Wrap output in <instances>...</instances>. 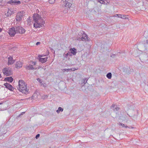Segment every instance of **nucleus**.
Wrapping results in <instances>:
<instances>
[{"label": "nucleus", "mask_w": 148, "mask_h": 148, "mask_svg": "<svg viewBox=\"0 0 148 148\" xmlns=\"http://www.w3.org/2000/svg\"><path fill=\"white\" fill-rule=\"evenodd\" d=\"M36 64V62L32 61H30L29 62V65H27L25 66V68L27 69L31 70L34 69L33 67V66H34Z\"/></svg>", "instance_id": "obj_6"}, {"label": "nucleus", "mask_w": 148, "mask_h": 148, "mask_svg": "<svg viewBox=\"0 0 148 148\" xmlns=\"http://www.w3.org/2000/svg\"><path fill=\"white\" fill-rule=\"evenodd\" d=\"M88 80V79L87 78H85L84 80L83 83L84 84H85L87 82V81Z\"/></svg>", "instance_id": "obj_26"}, {"label": "nucleus", "mask_w": 148, "mask_h": 148, "mask_svg": "<svg viewBox=\"0 0 148 148\" xmlns=\"http://www.w3.org/2000/svg\"><path fill=\"white\" fill-rule=\"evenodd\" d=\"M64 109L61 107H59L58 108V110H56V112L58 114H59L60 112H62L63 111Z\"/></svg>", "instance_id": "obj_20"}, {"label": "nucleus", "mask_w": 148, "mask_h": 148, "mask_svg": "<svg viewBox=\"0 0 148 148\" xmlns=\"http://www.w3.org/2000/svg\"><path fill=\"white\" fill-rule=\"evenodd\" d=\"M24 15L23 12H20L17 13L16 16V19L18 21H20L22 20V18Z\"/></svg>", "instance_id": "obj_8"}, {"label": "nucleus", "mask_w": 148, "mask_h": 148, "mask_svg": "<svg viewBox=\"0 0 148 148\" xmlns=\"http://www.w3.org/2000/svg\"><path fill=\"white\" fill-rule=\"evenodd\" d=\"M143 6L144 5V2H143Z\"/></svg>", "instance_id": "obj_41"}, {"label": "nucleus", "mask_w": 148, "mask_h": 148, "mask_svg": "<svg viewBox=\"0 0 148 148\" xmlns=\"http://www.w3.org/2000/svg\"><path fill=\"white\" fill-rule=\"evenodd\" d=\"M107 77L109 79H110L112 77V74L111 73H108L106 75Z\"/></svg>", "instance_id": "obj_21"}, {"label": "nucleus", "mask_w": 148, "mask_h": 148, "mask_svg": "<svg viewBox=\"0 0 148 148\" xmlns=\"http://www.w3.org/2000/svg\"><path fill=\"white\" fill-rule=\"evenodd\" d=\"M40 134H37L36 136V139H38V138L40 137Z\"/></svg>", "instance_id": "obj_29"}, {"label": "nucleus", "mask_w": 148, "mask_h": 148, "mask_svg": "<svg viewBox=\"0 0 148 148\" xmlns=\"http://www.w3.org/2000/svg\"><path fill=\"white\" fill-rule=\"evenodd\" d=\"M1 104V103H0V104Z\"/></svg>", "instance_id": "obj_49"}, {"label": "nucleus", "mask_w": 148, "mask_h": 148, "mask_svg": "<svg viewBox=\"0 0 148 148\" xmlns=\"http://www.w3.org/2000/svg\"><path fill=\"white\" fill-rule=\"evenodd\" d=\"M37 80L38 81L39 83L40 84V82H42V81H41L40 79L38 78L37 79Z\"/></svg>", "instance_id": "obj_30"}, {"label": "nucleus", "mask_w": 148, "mask_h": 148, "mask_svg": "<svg viewBox=\"0 0 148 148\" xmlns=\"http://www.w3.org/2000/svg\"><path fill=\"white\" fill-rule=\"evenodd\" d=\"M72 0H62L61 3L63 4V7L68 9L70 8L72 5Z\"/></svg>", "instance_id": "obj_3"}, {"label": "nucleus", "mask_w": 148, "mask_h": 148, "mask_svg": "<svg viewBox=\"0 0 148 148\" xmlns=\"http://www.w3.org/2000/svg\"><path fill=\"white\" fill-rule=\"evenodd\" d=\"M34 23V27L37 28L42 27L45 23L44 20L40 16L37 14H36L33 16Z\"/></svg>", "instance_id": "obj_1"}, {"label": "nucleus", "mask_w": 148, "mask_h": 148, "mask_svg": "<svg viewBox=\"0 0 148 148\" xmlns=\"http://www.w3.org/2000/svg\"><path fill=\"white\" fill-rule=\"evenodd\" d=\"M38 11L37 10H36V12H38Z\"/></svg>", "instance_id": "obj_44"}, {"label": "nucleus", "mask_w": 148, "mask_h": 148, "mask_svg": "<svg viewBox=\"0 0 148 148\" xmlns=\"http://www.w3.org/2000/svg\"><path fill=\"white\" fill-rule=\"evenodd\" d=\"M120 14H116V15H115L114 16H119V15Z\"/></svg>", "instance_id": "obj_35"}, {"label": "nucleus", "mask_w": 148, "mask_h": 148, "mask_svg": "<svg viewBox=\"0 0 148 148\" xmlns=\"http://www.w3.org/2000/svg\"><path fill=\"white\" fill-rule=\"evenodd\" d=\"M69 50L71 53L73 55H75L77 53L76 49L75 48H71Z\"/></svg>", "instance_id": "obj_16"}, {"label": "nucleus", "mask_w": 148, "mask_h": 148, "mask_svg": "<svg viewBox=\"0 0 148 148\" xmlns=\"http://www.w3.org/2000/svg\"><path fill=\"white\" fill-rule=\"evenodd\" d=\"M147 1H148V0H147Z\"/></svg>", "instance_id": "obj_47"}, {"label": "nucleus", "mask_w": 148, "mask_h": 148, "mask_svg": "<svg viewBox=\"0 0 148 148\" xmlns=\"http://www.w3.org/2000/svg\"><path fill=\"white\" fill-rule=\"evenodd\" d=\"M18 86V89L23 93L27 95L29 93V89L27 86L26 84L23 80L19 81Z\"/></svg>", "instance_id": "obj_2"}, {"label": "nucleus", "mask_w": 148, "mask_h": 148, "mask_svg": "<svg viewBox=\"0 0 148 148\" xmlns=\"http://www.w3.org/2000/svg\"><path fill=\"white\" fill-rule=\"evenodd\" d=\"M3 72L4 75L6 76L12 75V72L8 68H5L3 70Z\"/></svg>", "instance_id": "obj_7"}, {"label": "nucleus", "mask_w": 148, "mask_h": 148, "mask_svg": "<svg viewBox=\"0 0 148 148\" xmlns=\"http://www.w3.org/2000/svg\"><path fill=\"white\" fill-rule=\"evenodd\" d=\"M71 69H63V71H69L71 70Z\"/></svg>", "instance_id": "obj_27"}, {"label": "nucleus", "mask_w": 148, "mask_h": 148, "mask_svg": "<svg viewBox=\"0 0 148 148\" xmlns=\"http://www.w3.org/2000/svg\"><path fill=\"white\" fill-rule=\"evenodd\" d=\"M40 42H37L36 43V45H39V44H40Z\"/></svg>", "instance_id": "obj_32"}, {"label": "nucleus", "mask_w": 148, "mask_h": 148, "mask_svg": "<svg viewBox=\"0 0 148 148\" xmlns=\"http://www.w3.org/2000/svg\"><path fill=\"white\" fill-rule=\"evenodd\" d=\"M146 43L147 44H148V40H147L146 41Z\"/></svg>", "instance_id": "obj_37"}, {"label": "nucleus", "mask_w": 148, "mask_h": 148, "mask_svg": "<svg viewBox=\"0 0 148 148\" xmlns=\"http://www.w3.org/2000/svg\"><path fill=\"white\" fill-rule=\"evenodd\" d=\"M48 96L47 95H45L43 96V99H46V98H47Z\"/></svg>", "instance_id": "obj_28"}, {"label": "nucleus", "mask_w": 148, "mask_h": 148, "mask_svg": "<svg viewBox=\"0 0 148 148\" xmlns=\"http://www.w3.org/2000/svg\"><path fill=\"white\" fill-rule=\"evenodd\" d=\"M15 29L17 34H22L24 33L25 32V29L21 26L15 27Z\"/></svg>", "instance_id": "obj_4"}, {"label": "nucleus", "mask_w": 148, "mask_h": 148, "mask_svg": "<svg viewBox=\"0 0 148 148\" xmlns=\"http://www.w3.org/2000/svg\"><path fill=\"white\" fill-rule=\"evenodd\" d=\"M2 0H0V1H2Z\"/></svg>", "instance_id": "obj_46"}, {"label": "nucleus", "mask_w": 148, "mask_h": 148, "mask_svg": "<svg viewBox=\"0 0 148 148\" xmlns=\"http://www.w3.org/2000/svg\"><path fill=\"white\" fill-rule=\"evenodd\" d=\"M43 56L41 55H39L38 56V58H39V61L42 63H43L46 62L48 58L47 57H46L44 58L40 57H42Z\"/></svg>", "instance_id": "obj_10"}, {"label": "nucleus", "mask_w": 148, "mask_h": 148, "mask_svg": "<svg viewBox=\"0 0 148 148\" xmlns=\"http://www.w3.org/2000/svg\"><path fill=\"white\" fill-rule=\"evenodd\" d=\"M14 62V60H13V58L11 56L9 57L8 59V64H13Z\"/></svg>", "instance_id": "obj_14"}, {"label": "nucleus", "mask_w": 148, "mask_h": 148, "mask_svg": "<svg viewBox=\"0 0 148 148\" xmlns=\"http://www.w3.org/2000/svg\"><path fill=\"white\" fill-rule=\"evenodd\" d=\"M118 16V17H119V18H120V17H121V16Z\"/></svg>", "instance_id": "obj_40"}, {"label": "nucleus", "mask_w": 148, "mask_h": 148, "mask_svg": "<svg viewBox=\"0 0 148 148\" xmlns=\"http://www.w3.org/2000/svg\"><path fill=\"white\" fill-rule=\"evenodd\" d=\"M49 2L50 4H53L55 2V0H49Z\"/></svg>", "instance_id": "obj_25"}, {"label": "nucleus", "mask_w": 148, "mask_h": 148, "mask_svg": "<svg viewBox=\"0 0 148 148\" xmlns=\"http://www.w3.org/2000/svg\"><path fill=\"white\" fill-rule=\"evenodd\" d=\"M119 16H121L120 18L123 19H128V18L127 17L128 16L127 15H122L121 14H120L119 15Z\"/></svg>", "instance_id": "obj_19"}, {"label": "nucleus", "mask_w": 148, "mask_h": 148, "mask_svg": "<svg viewBox=\"0 0 148 148\" xmlns=\"http://www.w3.org/2000/svg\"><path fill=\"white\" fill-rule=\"evenodd\" d=\"M5 80L7 81L11 82L13 80V79L12 77H8L5 78Z\"/></svg>", "instance_id": "obj_18"}, {"label": "nucleus", "mask_w": 148, "mask_h": 148, "mask_svg": "<svg viewBox=\"0 0 148 148\" xmlns=\"http://www.w3.org/2000/svg\"><path fill=\"white\" fill-rule=\"evenodd\" d=\"M15 67L17 69H19L22 66V63L20 61L17 62L15 64Z\"/></svg>", "instance_id": "obj_13"}, {"label": "nucleus", "mask_w": 148, "mask_h": 148, "mask_svg": "<svg viewBox=\"0 0 148 148\" xmlns=\"http://www.w3.org/2000/svg\"><path fill=\"white\" fill-rule=\"evenodd\" d=\"M90 38L88 37L87 35L83 32L82 36L81 37H79L77 39V40H82L84 41H89L90 40Z\"/></svg>", "instance_id": "obj_5"}, {"label": "nucleus", "mask_w": 148, "mask_h": 148, "mask_svg": "<svg viewBox=\"0 0 148 148\" xmlns=\"http://www.w3.org/2000/svg\"><path fill=\"white\" fill-rule=\"evenodd\" d=\"M12 14V12L10 10H8L6 15L8 16H10Z\"/></svg>", "instance_id": "obj_22"}, {"label": "nucleus", "mask_w": 148, "mask_h": 148, "mask_svg": "<svg viewBox=\"0 0 148 148\" xmlns=\"http://www.w3.org/2000/svg\"><path fill=\"white\" fill-rule=\"evenodd\" d=\"M7 3H8L12 4V5H17L20 4L21 3V2L19 1H16L14 0L13 1L12 0H11L8 1Z\"/></svg>", "instance_id": "obj_11"}, {"label": "nucleus", "mask_w": 148, "mask_h": 148, "mask_svg": "<svg viewBox=\"0 0 148 148\" xmlns=\"http://www.w3.org/2000/svg\"><path fill=\"white\" fill-rule=\"evenodd\" d=\"M38 11L37 10H36V12H38Z\"/></svg>", "instance_id": "obj_45"}, {"label": "nucleus", "mask_w": 148, "mask_h": 148, "mask_svg": "<svg viewBox=\"0 0 148 148\" xmlns=\"http://www.w3.org/2000/svg\"><path fill=\"white\" fill-rule=\"evenodd\" d=\"M8 33L11 36H14V35L16 34V29H15V27L10 28L9 30Z\"/></svg>", "instance_id": "obj_9"}, {"label": "nucleus", "mask_w": 148, "mask_h": 148, "mask_svg": "<svg viewBox=\"0 0 148 148\" xmlns=\"http://www.w3.org/2000/svg\"><path fill=\"white\" fill-rule=\"evenodd\" d=\"M146 1H147V0H145Z\"/></svg>", "instance_id": "obj_48"}, {"label": "nucleus", "mask_w": 148, "mask_h": 148, "mask_svg": "<svg viewBox=\"0 0 148 148\" xmlns=\"http://www.w3.org/2000/svg\"><path fill=\"white\" fill-rule=\"evenodd\" d=\"M119 125H121L123 127H125V128H127V125H125L124 124H123L121 123H119Z\"/></svg>", "instance_id": "obj_23"}, {"label": "nucleus", "mask_w": 148, "mask_h": 148, "mask_svg": "<svg viewBox=\"0 0 148 148\" xmlns=\"http://www.w3.org/2000/svg\"><path fill=\"white\" fill-rule=\"evenodd\" d=\"M99 2L101 4H107L110 2V0H99Z\"/></svg>", "instance_id": "obj_15"}, {"label": "nucleus", "mask_w": 148, "mask_h": 148, "mask_svg": "<svg viewBox=\"0 0 148 148\" xmlns=\"http://www.w3.org/2000/svg\"><path fill=\"white\" fill-rule=\"evenodd\" d=\"M142 9H143V10H145V9H146V8H142Z\"/></svg>", "instance_id": "obj_38"}, {"label": "nucleus", "mask_w": 148, "mask_h": 148, "mask_svg": "<svg viewBox=\"0 0 148 148\" xmlns=\"http://www.w3.org/2000/svg\"><path fill=\"white\" fill-rule=\"evenodd\" d=\"M4 85L5 86L6 88H8L11 91L13 90L14 89L13 88L11 85L9 84V83H5L4 84Z\"/></svg>", "instance_id": "obj_12"}, {"label": "nucleus", "mask_w": 148, "mask_h": 148, "mask_svg": "<svg viewBox=\"0 0 148 148\" xmlns=\"http://www.w3.org/2000/svg\"><path fill=\"white\" fill-rule=\"evenodd\" d=\"M40 84L41 86H43L44 87H45L46 86V84L45 83H42V82H40Z\"/></svg>", "instance_id": "obj_24"}, {"label": "nucleus", "mask_w": 148, "mask_h": 148, "mask_svg": "<svg viewBox=\"0 0 148 148\" xmlns=\"http://www.w3.org/2000/svg\"><path fill=\"white\" fill-rule=\"evenodd\" d=\"M111 108L114 111H118L119 110V108L116 107L113 104L111 106Z\"/></svg>", "instance_id": "obj_17"}, {"label": "nucleus", "mask_w": 148, "mask_h": 148, "mask_svg": "<svg viewBox=\"0 0 148 148\" xmlns=\"http://www.w3.org/2000/svg\"><path fill=\"white\" fill-rule=\"evenodd\" d=\"M1 77V74H0V78Z\"/></svg>", "instance_id": "obj_42"}, {"label": "nucleus", "mask_w": 148, "mask_h": 148, "mask_svg": "<svg viewBox=\"0 0 148 148\" xmlns=\"http://www.w3.org/2000/svg\"><path fill=\"white\" fill-rule=\"evenodd\" d=\"M2 29L0 28V32L2 31Z\"/></svg>", "instance_id": "obj_39"}, {"label": "nucleus", "mask_w": 148, "mask_h": 148, "mask_svg": "<svg viewBox=\"0 0 148 148\" xmlns=\"http://www.w3.org/2000/svg\"><path fill=\"white\" fill-rule=\"evenodd\" d=\"M68 55H69V53H66L65 55V56L66 57Z\"/></svg>", "instance_id": "obj_33"}, {"label": "nucleus", "mask_w": 148, "mask_h": 148, "mask_svg": "<svg viewBox=\"0 0 148 148\" xmlns=\"http://www.w3.org/2000/svg\"><path fill=\"white\" fill-rule=\"evenodd\" d=\"M75 68H72V69H71V70L72 71H75V70H76V69H75Z\"/></svg>", "instance_id": "obj_34"}, {"label": "nucleus", "mask_w": 148, "mask_h": 148, "mask_svg": "<svg viewBox=\"0 0 148 148\" xmlns=\"http://www.w3.org/2000/svg\"><path fill=\"white\" fill-rule=\"evenodd\" d=\"M68 53H69V55L71 56H72V53H71V52H68Z\"/></svg>", "instance_id": "obj_31"}, {"label": "nucleus", "mask_w": 148, "mask_h": 148, "mask_svg": "<svg viewBox=\"0 0 148 148\" xmlns=\"http://www.w3.org/2000/svg\"><path fill=\"white\" fill-rule=\"evenodd\" d=\"M38 11L37 10H36V12H38Z\"/></svg>", "instance_id": "obj_43"}, {"label": "nucleus", "mask_w": 148, "mask_h": 148, "mask_svg": "<svg viewBox=\"0 0 148 148\" xmlns=\"http://www.w3.org/2000/svg\"><path fill=\"white\" fill-rule=\"evenodd\" d=\"M25 112H23L21 114H20V115H23V114H24L25 113Z\"/></svg>", "instance_id": "obj_36"}]
</instances>
